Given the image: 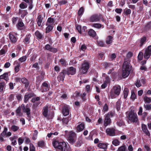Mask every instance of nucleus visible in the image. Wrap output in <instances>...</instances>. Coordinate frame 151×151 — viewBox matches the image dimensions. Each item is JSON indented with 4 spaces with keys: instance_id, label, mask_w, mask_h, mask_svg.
I'll use <instances>...</instances> for the list:
<instances>
[{
    "instance_id": "nucleus-1",
    "label": "nucleus",
    "mask_w": 151,
    "mask_h": 151,
    "mask_svg": "<svg viewBox=\"0 0 151 151\" xmlns=\"http://www.w3.org/2000/svg\"><path fill=\"white\" fill-rule=\"evenodd\" d=\"M52 144L56 150L60 151H67L69 147L68 143L64 141L60 142L58 140H55L53 141Z\"/></svg>"
},
{
    "instance_id": "nucleus-2",
    "label": "nucleus",
    "mask_w": 151,
    "mask_h": 151,
    "mask_svg": "<svg viewBox=\"0 0 151 151\" xmlns=\"http://www.w3.org/2000/svg\"><path fill=\"white\" fill-rule=\"evenodd\" d=\"M22 110L23 112L26 114L27 117L30 116L31 114V109L28 104H27L25 106L24 104H22L20 106H19L15 111L16 116H21L22 115V113L21 112Z\"/></svg>"
},
{
    "instance_id": "nucleus-3",
    "label": "nucleus",
    "mask_w": 151,
    "mask_h": 151,
    "mask_svg": "<svg viewBox=\"0 0 151 151\" xmlns=\"http://www.w3.org/2000/svg\"><path fill=\"white\" fill-rule=\"evenodd\" d=\"M121 91V87L118 85L114 86L111 89L109 94V96L111 99L115 98L117 96H118Z\"/></svg>"
},
{
    "instance_id": "nucleus-4",
    "label": "nucleus",
    "mask_w": 151,
    "mask_h": 151,
    "mask_svg": "<svg viewBox=\"0 0 151 151\" xmlns=\"http://www.w3.org/2000/svg\"><path fill=\"white\" fill-rule=\"evenodd\" d=\"M65 132L67 134V139L68 142L71 145L74 144L77 140L76 134L73 131L69 132L65 131Z\"/></svg>"
},
{
    "instance_id": "nucleus-5",
    "label": "nucleus",
    "mask_w": 151,
    "mask_h": 151,
    "mask_svg": "<svg viewBox=\"0 0 151 151\" xmlns=\"http://www.w3.org/2000/svg\"><path fill=\"white\" fill-rule=\"evenodd\" d=\"M130 67V63L127 61H125L123 64V68L124 69L122 72L123 78H124L129 75L131 69Z\"/></svg>"
},
{
    "instance_id": "nucleus-6",
    "label": "nucleus",
    "mask_w": 151,
    "mask_h": 151,
    "mask_svg": "<svg viewBox=\"0 0 151 151\" xmlns=\"http://www.w3.org/2000/svg\"><path fill=\"white\" fill-rule=\"evenodd\" d=\"M128 120L132 123H137L139 122L137 114L132 111L129 112L127 116Z\"/></svg>"
},
{
    "instance_id": "nucleus-7",
    "label": "nucleus",
    "mask_w": 151,
    "mask_h": 151,
    "mask_svg": "<svg viewBox=\"0 0 151 151\" xmlns=\"http://www.w3.org/2000/svg\"><path fill=\"white\" fill-rule=\"evenodd\" d=\"M8 128L6 126L4 127V130L0 134V140L2 141H4V137H7L10 136L12 135V133L10 132H7Z\"/></svg>"
},
{
    "instance_id": "nucleus-8",
    "label": "nucleus",
    "mask_w": 151,
    "mask_h": 151,
    "mask_svg": "<svg viewBox=\"0 0 151 151\" xmlns=\"http://www.w3.org/2000/svg\"><path fill=\"white\" fill-rule=\"evenodd\" d=\"M90 67V63L88 62H84L80 68V71L83 74H86L88 71Z\"/></svg>"
},
{
    "instance_id": "nucleus-9",
    "label": "nucleus",
    "mask_w": 151,
    "mask_h": 151,
    "mask_svg": "<svg viewBox=\"0 0 151 151\" xmlns=\"http://www.w3.org/2000/svg\"><path fill=\"white\" fill-rule=\"evenodd\" d=\"M62 112L64 116H67L69 114L70 109V107L69 105L65 104H62Z\"/></svg>"
},
{
    "instance_id": "nucleus-10",
    "label": "nucleus",
    "mask_w": 151,
    "mask_h": 151,
    "mask_svg": "<svg viewBox=\"0 0 151 151\" xmlns=\"http://www.w3.org/2000/svg\"><path fill=\"white\" fill-rule=\"evenodd\" d=\"M102 17V15L100 14H96L92 15L89 19L91 22H97L99 21L101 18Z\"/></svg>"
},
{
    "instance_id": "nucleus-11",
    "label": "nucleus",
    "mask_w": 151,
    "mask_h": 151,
    "mask_svg": "<svg viewBox=\"0 0 151 151\" xmlns=\"http://www.w3.org/2000/svg\"><path fill=\"white\" fill-rule=\"evenodd\" d=\"M151 55V45L149 46L145 49L144 53V58L148 60Z\"/></svg>"
},
{
    "instance_id": "nucleus-12",
    "label": "nucleus",
    "mask_w": 151,
    "mask_h": 151,
    "mask_svg": "<svg viewBox=\"0 0 151 151\" xmlns=\"http://www.w3.org/2000/svg\"><path fill=\"white\" fill-rule=\"evenodd\" d=\"M67 74L66 69H64L62 70L61 72L59 73V76H58V81L60 82L63 81L64 80L65 76Z\"/></svg>"
},
{
    "instance_id": "nucleus-13",
    "label": "nucleus",
    "mask_w": 151,
    "mask_h": 151,
    "mask_svg": "<svg viewBox=\"0 0 151 151\" xmlns=\"http://www.w3.org/2000/svg\"><path fill=\"white\" fill-rule=\"evenodd\" d=\"M50 84L46 81L44 82L41 86L42 92H46L49 90Z\"/></svg>"
},
{
    "instance_id": "nucleus-14",
    "label": "nucleus",
    "mask_w": 151,
    "mask_h": 151,
    "mask_svg": "<svg viewBox=\"0 0 151 151\" xmlns=\"http://www.w3.org/2000/svg\"><path fill=\"white\" fill-rule=\"evenodd\" d=\"M36 95L33 92L30 93L28 94L26 93L24 96V102L25 103H27L29 99L33 97H35Z\"/></svg>"
},
{
    "instance_id": "nucleus-15",
    "label": "nucleus",
    "mask_w": 151,
    "mask_h": 151,
    "mask_svg": "<svg viewBox=\"0 0 151 151\" xmlns=\"http://www.w3.org/2000/svg\"><path fill=\"white\" fill-rule=\"evenodd\" d=\"M79 124L77 125L76 127L77 132H80L83 131L85 128V124L84 122H79Z\"/></svg>"
},
{
    "instance_id": "nucleus-16",
    "label": "nucleus",
    "mask_w": 151,
    "mask_h": 151,
    "mask_svg": "<svg viewBox=\"0 0 151 151\" xmlns=\"http://www.w3.org/2000/svg\"><path fill=\"white\" fill-rule=\"evenodd\" d=\"M116 130L113 128H109L106 129V132L107 134L111 136L115 135Z\"/></svg>"
},
{
    "instance_id": "nucleus-17",
    "label": "nucleus",
    "mask_w": 151,
    "mask_h": 151,
    "mask_svg": "<svg viewBox=\"0 0 151 151\" xmlns=\"http://www.w3.org/2000/svg\"><path fill=\"white\" fill-rule=\"evenodd\" d=\"M45 50H49L53 53H56L58 51L57 48L52 47L49 44H47L45 46Z\"/></svg>"
},
{
    "instance_id": "nucleus-18",
    "label": "nucleus",
    "mask_w": 151,
    "mask_h": 151,
    "mask_svg": "<svg viewBox=\"0 0 151 151\" xmlns=\"http://www.w3.org/2000/svg\"><path fill=\"white\" fill-rule=\"evenodd\" d=\"M67 75L68 76L70 75H73L76 73V69L73 67H70L66 69Z\"/></svg>"
},
{
    "instance_id": "nucleus-19",
    "label": "nucleus",
    "mask_w": 151,
    "mask_h": 151,
    "mask_svg": "<svg viewBox=\"0 0 151 151\" xmlns=\"http://www.w3.org/2000/svg\"><path fill=\"white\" fill-rule=\"evenodd\" d=\"M43 18L42 17V15L40 14L37 17L36 20V22L37 23V25L39 27H42L44 25L42 22Z\"/></svg>"
},
{
    "instance_id": "nucleus-20",
    "label": "nucleus",
    "mask_w": 151,
    "mask_h": 151,
    "mask_svg": "<svg viewBox=\"0 0 151 151\" xmlns=\"http://www.w3.org/2000/svg\"><path fill=\"white\" fill-rule=\"evenodd\" d=\"M35 34L37 39L40 40H43L44 39V35L42 34L38 30L36 31Z\"/></svg>"
},
{
    "instance_id": "nucleus-21",
    "label": "nucleus",
    "mask_w": 151,
    "mask_h": 151,
    "mask_svg": "<svg viewBox=\"0 0 151 151\" xmlns=\"http://www.w3.org/2000/svg\"><path fill=\"white\" fill-rule=\"evenodd\" d=\"M10 75V72H6L0 76V79H4L7 81L8 79V77Z\"/></svg>"
},
{
    "instance_id": "nucleus-22",
    "label": "nucleus",
    "mask_w": 151,
    "mask_h": 151,
    "mask_svg": "<svg viewBox=\"0 0 151 151\" xmlns=\"http://www.w3.org/2000/svg\"><path fill=\"white\" fill-rule=\"evenodd\" d=\"M9 40L12 44H15L17 42V38L13 34L9 33Z\"/></svg>"
},
{
    "instance_id": "nucleus-23",
    "label": "nucleus",
    "mask_w": 151,
    "mask_h": 151,
    "mask_svg": "<svg viewBox=\"0 0 151 151\" xmlns=\"http://www.w3.org/2000/svg\"><path fill=\"white\" fill-rule=\"evenodd\" d=\"M48 106L47 105L45 106L43 108L42 113L45 117H47L48 116Z\"/></svg>"
},
{
    "instance_id": "nucleus-24",
    "label": "nucleus",
    "mask_w": 151,
    "mask_h": 151,
    "mask_svg": "<svg viewBox=\"0 0 151 151\" xmlns=\"http://www.w3.org/2000/svg\"><path fill=\"white\" fill-rule=\"evenodd\" d=\"M111 123V119L110 118L106 115L104 120V125L105 127L110 125Z\"/></svg>"
},
{
    "instance_id": "nucleus-25",
    "label": "nucleus",
    "mask_w": 151,
    "mask_h": 151,
    "mask_svg": "<svg viewBox=\"0 0 151 151\" xmlns=\"http://www.w3.org/2000/svg\"><path fill=\"white\" fill-rule=\"evenodd\" d=\"M21 82L24 84L25 88H27L28 87L30 82L25 77L21 78Z\"/></svg>"
},
{
    "instance_id": "nucleus-26",
    "label": "nucleus",
    "mask_w": 151,
    "mask_h": 151,
    "mask_svg": "<svg viewBox=\"0 0 151 151\" xmlns=\"http://www.w3.org/2000/svg\"><path fill=\"white\" fill-rule=\"evenodd\" d=\"M142 129L144 133L147 135L149 136L150 134L149 131H148L146 126L144 124H142Z\"/></svg>"
},
{
    "instance_id": "nucleus-27",
    "label": "nucleus",
    "mask_w": 151,
    "mask_h": 151,
    "mask_svg": "<svg viewBox=\"0 0 151 151\" xmlns=\"http://www.w3.org/2000/svg\"><path fill=\"white\" fill-rule=\"evenodd\" d=\"M147 42V38L146 37L144 36L141 38L139 44V47H141L145 43Z\"/></svg>"
},
{
    "instance_id": "nucleus-28",
    "label": "nucleus",
    "mask_w": 151,
    "mask_h": 151,
    "mask_svg": "<svg viewBox=\"0 0 151 151\" xmlns=\"http://www.w3.org/2000/svg\"><path fill=\"white\" fill-rule=\"evenodd\" d=\"M31 35L30 34L26 35L24 38L23 42L25 44H29L30 42V38L31 37Z\"/></svg>"
},
{
    "instance_id": "nucleus-29",
    "label": "nucleus",
    "mask_w": 151,
    "mask_h": 151,
    "mask_svg": "<svg viewBox=\"0 0 151 151\" xmlns=\"http://www.w3.org/2000/svg\"><path fill=\"white\" fill-rule=\"evenodd\" d=\"M55 24H48L46 25L47 27L46 28L45 33H48L51 32L53 29Z\"/></svg>"
},
{
    "instance_id": "nucleus-30",
    "label": "nucleus",
    "mask_w": 151,
    "mask_h": 151,
    "mask_svg": "<svg viewBox=\"0 0 151 151\" xmlns=\"http://www.w3.org/2000/svg\"><path fill=\"white\" fill-rule=\"evenodd\" d=\"M137 96L136 94L134 91L133 90L131 91V95L130 97V99L132 100L133 101H134L135 99H137Z\"/></svg>"
},
{
    "instance_id": "nucleus-31",
    "label": "nucleus",
    "mask_w": 151,
    "mask_h": 151,
    "mask_svg": "<svg viewBox=\"0 0 151 151\" xmlns=\"http://www.w3.org/2000/svg\"><path fill=\"white\" fill-rule=\"evenodd\" d=\"M107 145L106 143L100 142L98 144V147L105 150L107 148Z\"/></svg>"
},
{
    "instance_id": "nucleus-32",
    "label": "nucleus",
    "mask_w": 151,
    "mask_h": 151,
    "mask_svg": "<svg viewBox=\"0 0 151 151\" xmlns=\"http://www.w3.org/2000/svg\"><path fill=\"white\" fill-rule=\"evenodd\" d=\"M116 123L117 125L119 127L124 126L125 125L124 122L122 119H119Z\"/></svg>"
},
{
    "instance_id": "nucleus-33",
    "label": "nucleus",
    "mask_w": 151,
    "mask_h": 151,
    "mask_svg": "<svg viewBox=\"0 0 151 151\" xmlns=\"http://www.w3.org/2000/svg\"><path fill=\"white\" fill-rule=\"evenodd\" d=\"M54 19L53 18L50 17L47 19L45 25H48V24H54Z\"/></svg>"
},
{
    "instance_id": "nucleus-34",
    "label": "nucleus",
    "mask_w": 151,
    "mask_h": 151,
    "mask_svg": "<svg viewBox=\"0 0 151 151\" xmlns=\"http://www.w3.org/2000/svg\"><path fill=\"white\" fill-rule=\"evenodd\" d=\"M88 34L89 36L92 37H94L96 35V32L92 29H90L89 30Z\"/></svg>"
},
{
    "instance_id": "nucleus-35",
    "label": "nucleus",
    "mask_w": 151,
    "mask_h": 151,
    "mask_svg": "<svg viewBox=\"0 0 151 151\" xmlns=\"http://www.w3.org/2000/svg\"><path fill=\"white\" fill-rule=\"evenodd\" d=\"M113 37L111 35L108 36L106 39V42L107 44H110L112 42Z\"/></svg>"
},
{
    "instance_id": "nucleus-36",
    "label": "nucleus",
    "mask_w": 151,
    "mask_h": 151,
    "mask_svg": "<svg viewBox=\"0 0 151 151\" xmlns=\"http://www.w3.org/2000/svg\"><path fill=\"white\" fill-rule=\"evenodd\" d=\"M82 143V140L81 139H78L77 141L74 144H75V146L76 147H79L81 146Z\"/></svg>"
},
{
    "instance_id": "nucleus-37",
    "label": "nucleus",
    "mask_w": 151,
    "mask_h": 151,
    "mask_svg": "<svg viewBox=\"0 0 151 151\" xmlns=\"http://www.w3.org/2000/svg\"><path fill=\"white\" fill-rule=\"evenodd\" d=\"M92 26L93 27L98 29H100L101 27L104 28V27L103 25L97 23L93 24Z\"/></svg>"
},
{
    "instance_id": "nucleus-38",
    "label": "nucleus",
    "mask_w": 151,
    "mask_h": 151,
    "mask_svg": "<svg viewBox=\"0 0 151 151\" xmlns=\"http://www.w3.org/2000/svg\"><path fill=\"white\" fill-rule=\"evenodd\" d=\"M145 28L147 30H151V21L146 24L145 25Z\"/></svg>"
},
{
    "instance_id": "nucleus-39",
    "label": "nucleus",
    "mask_w": 151,
    "mask_h": 151,
    "mask_svg": "<svg viewBox=\"0 0 151 151\" xmlns=\"http://www.w3.org/2000/svg\"><path fill=\"white\" fill-rule=\"evenodd\" d=\"M117 151H128L125 145H123L119 147L117 150Z\"/></svg>"
},
{
    "instance_id": "nucleus-40",
    "label": "nucleus",
    "mask_w": 151,
    "mask_h": 151,
    "mask_svg": "<svg viewBox=\"0 0 151 151\" xmlns=\"http://www.w3.org/2000/svg\"><path fill=\"white\" fill-rule=\"evenodd\" d=\"M38 145L39 147L43 148L45 146V143L44 141L41 140L38 142Z\"/></svg>"
},
{
    "instance_id": "nucleus-41",
    "label": "nucleus",
    "mask_w": 151,
    "mask_h": 151,
    "mask_svg": "<svg viewBox=\"0 0 151 151\" xmlns=\"http://www.w3.org/2000/svg\"><path fill=\"white\" fill-rule=\"evenodd\" d=\"M129 93V89L127 88H125L123 91L124 98L126 99Z\"/></svg>"
},
{
    "instance_id": "nucleus-42",
    "label": "nucleus",
    "mask_w": 151,
    "mask_h": 151,
    "mask_svg": "<svg viewBox=\"0 0 151 151\" xmlns=\"http://www.w3.org/2000/svg\"><path fill=\"white\" fill-rule=\"evenodd\" d=\"M112 65V64L111 63L105 62L103 64V66L104 67L105 69H107L110 68Z\"/></svg>"
},
{
    "instance_id": "nucleus-43",
    "label": "nucleus",
    "mask_w": 151,
    "mask_h": 151,
    "mask_svg": "<svg viewBox=\"0 0 151 151\" xmlns=\"http://www.w3.org/2000/svg\"><path fill=\"white\" fill-rule=\"evenodd\" d=\"M84 12V9L83 7H81L78 12V16H81L83 14Z\"/></svg>"
},
{
    "instance_id": "nucleus-44",
    "label": "nucleus",
    "mask_w": 151,
    "mask_h": 151,
    "mask_svg": "<svg viewBox=\"0 0 151 151\" xmlns=\"http://www.w3.org/2000/svg\"><path fill=\"white\" fill-rule=\"evenodd\" d=\"M59 61L61 63V65L62 66L66 67L68 64L66 61L63 59H61Z\"/></svg>"
},
{
    "instance_id": "nucleus-45",
    "label": "nucleus",
    "mask_w": 151,
    "mask_h": 151,
    "mask_svg": "<svg viewBox=\"0 0 151 151\" xmlns=\"http://www.w3.org/2000/svg\"><path fill=\"white\" fill-rule=\"evenodd\" d=\"M144 101L145 103L149 104L151 102V98L145 96L144 97Z\"/></svg>"
},
{
    "instance_id": "nucleus-46",
    "label": "nucleus",
    "mask_w": 151,
    "mask_h": 151,
    "mask_svg": "<svg viewBox=\"0 0 151 151\" xmlns=\"http://www.w3.org/2000/svg\"><path fill=\"white\" fill-rule=\"evenodd\" d=\"M144 57V54L142 52H140L138 55L137 58L139 60H142L143 57Z\"/></svg>"
},
{
    "instance_id": "nucleus-47",
    "label": "nucleus",
    "mask_w": 151,
    "mask_h": 151,
    "mask_svg": "<svg viewBox=\"0 0 151 151\" xmlns=\"http://www.w3.org/2000/svg\"><path fill=\"white\" fill-rule=\"evenodd\" d=\"M40 97H33L31 101L32 103L36 102H40Z\"/></svg>"
},
{
    "instance_id": "nucleus-48",
    "label": "nucleus",
    "mask_w": 151,
    "mask_h": 151,
    "mask_svg": "<svg viewBox=\"0 0 151 151\" xmlns=\"http://www.w3.org/2000/svg\"><path fill=\"white\" fill-rule=\"evenodd\" d=\"M38 132L37 130H35L34 131V133L33 134L32 139L33 140H36L37 137Z\"/></svg>"
},
{
    "instance_id": "nucleus-49",
    "label": "nucleus",
    "mask_w": 151,
    "mask_h": 151,
    "mask_svg": "<svg viewBox=\"0 0 151 151\" xmlns=\"http://www.w3.org/2000/svg\"><path fill=\"white\" fill-rule=\"evenodd\" d=\"M108 79H109L108 77L106 78V81H104V83L101 85V87L102 88H105L107 86L108 84Z\"/></svg>"
},
{
    "instance_id": "nucleus-50",
    "label": "nucleus",
    "mask_w": 151,
    "mask_h": 151,
    "mask_svg": "<svg viewBox=\"0 0 151 151\" xmlns=\"http://www.w3.org/2000/svg\"><path fill=\"white\" fill-rule=\"evenodd\" d=\"M27 4L24 2H22L20 4L19 6L22 9H24L27 7Z\"/></svg>"
},
{
    "instance_id": "nucleus-51",
    "label": "nucleus",
    "mask_w": 151,
    "mask_h": 151,
    "mask_svg": "<svg viewBox=\"0 0 151 151\" xmlns=\"http://www.w3.org/2000/svg\"><path fill=\"white\" fill-rule=\"evenodd\" d=\"M123 78L122 73H117L116 78V79H117V80H121Z\"/></svg>"
},
{
    "instance_id": "nucleus-52",
    "label": "nucleus",
    "mask_w": 151,
    "mask_h": 151,
    "mask_svg": "<svg viewBox=\"0 0 151 151\" xmlns=\"http://www.w3.org/2000/svg\"><path fill=\"white\" fill-rule=\"evenodd\" d=\"M6 83L5 82H1L0 83V92L3 91V88L5 86Z\"/></svg>"
},
{
    "instance_id": "nucleus-53",
    "label": "nucleus",
    "mask_w": 151,
    "mask_h": 151,
    "mask_svg": "<svg viewBox=\"0 0 151 151\" xmlns=\"http://www.w3.org/2000/svg\"><path fill=\"white\" fill-rule=\"evenodd\" d=\"M32 108L34 109H36L38 106L40 104V102H36L33 103Z\"/></svg>"
},
{
    "instance_id": "nucleus-54",
    "label": "nucleus",
    "mask_w": 151,
    "mask_h": 151,
    "mask_svg": "<svg viewBox=\"0 0 151 151\" xmlns=\"http://www.w3.org/2000/svg\"><path fill=\"white\" fill-rule=\"evenodd\" d=\"M67 3V1L66 0H62V1H58V4L60 6H61Z\"/></svg>"
},
{
    "instance_id": "nucleus-55",
    "label": "nucleus",
    "mask_w": 151,
    "mask_h": 151,
    "mask_svg": "<svg viewBox=\"0 0 151 151\" xmlns=\"http://www.w3.org/2000/svg\"><path fill=\"white\" fill-rule=\"evenodd\" d=\"M114 114L115 113L114 111H111L108 112L105 115L110 118V117L114 116Z\"/></svg>"
},
{
    "instance_id": "nucleus-56",
    "label": "nucleus",
    "mask_w": 151,
    "mask_h": 151,
    "mask_svg": "<svg viewBox=\"0 0 151 151\" xmlns=\"http://www.w3.org/2000/svg\"><path fill=\"white\" fill-rule=\"evenodd\" d=\"M116 107L118 111H119L121 107V104L120 101H118L116 103Z\"/></svg>"
},
{
    "instance_id": "nucleus-57",
    "label": "nucleus",
    "mask_w": 151,
    "mask_h": 151,
    "mask_svg": "<svg viewBox=\"0 0 151 151\" xmlns=\"http://www.w3.org/2000/svg\"><path fill=\"white\" fill-rule=\"evenodd\" d=\"M24 24L22 22L20 21H19L17 24H16L17 27L19 28V27H22L24 26Z\"/></svg>"
},
{
    "instance_id": "nucleus-58",
    "label": "nucleus",
    "mask_w": 151,
    "mask_h": 151,
    "mask_svg": "<svg viewBox=\"0 0 151 151\" xmlns=\"http://www.w3.org/2000/svg\"><path fill=\"white\" fill-rule=\"evenodd\" d=\"M19 128V127L15 125H13L11 127V130L14 132H16L17 131Z\"/></svg>"
},
{
    "instance_id": "nucleus-59",
    "label": "nucleus",
    "mask_w": 151,
    "mask_h": 151,
    "mask_svg": "<svg viewBox=\"0 0 151 151\" xmlns=\"http://www.w3.org/2000/svg\"><path fill=\"white\" fill-rule=\"evenodd\" d=\"M27 58V57L26 55L23 56L22 57L20 58L19 59V60L21 62H23L25 61Z\"/></svg>"
},
{
    "instance_id": "nucleus-60",
    "label": "nucleus",
    "mask_w": 151,
    "mask_h": 151,
    "mask_svg": "<svg viewBox=\"0 0 151 151\" xmlns=\"http://www.w3.org/2000/svg\"><path fill=\"white\" fill-rule=\"evenodd\" d=\"M131 13V10L129 9H127L126 10H124V13L127 16H128Z\"/></svg>"
},
{
    "instance_id": "nucleus-61",
    "label": "nucleus",
    "mask_w": 151,
    "mask_h": 151,
    "mask_svg": "<svg viewBox=\"0 0 151 151\" xmlns=\"http://www.w3.org/2000/svg\"><path fill=\"white\" fill-rule=\"evenodd\" d=\"M68 94L66 93H63L60 97V99L65 100L68 98Z\"/></svg>"
},
{
    "instance_id": "nucleus-62",
    "label": "nucleus",
    "mask_w": 151,
    "mask_h": 151,
    "mask_svg": "<svg viewBox=\"0 0 151 151\" xmlns=\"http://www.w3.org/2000/svg\"><path fill=\"white\" fill-rule=\"evenodd\" d=\"M97 43L98 45L100 46L104 47H105V45L104 44V42L102 41H97Z\"/></svg>"
},
{
    "instance_id": "nucleus-63",
    "label": "nucleus",
    "mask_w": 151,
    "mask_h": 151,
    "mask_svg": "<svg viewBox=\"0 0 151 151\" xmlns=\"http://www.w3.org/2000/svg\"><path fill=\"white\" fill-rule=\"evenodd\" d=\"M108 109L109 108L108 105L106 103L104 104V106L102 110V111L104 112H105L106 111H107L108 110Z\"/></svg>"
},
{
    "instance_id": "nucleus-64",
    "label": "nucleus",
    "mask_w": 151,
    "mask_h": 151,
    "mask_svg": "<svg viewBox=\"0 0 151 151\" xmlns=\"http://www.w3.org/2000/svg\"><path fill=\"white\" fill-rule=\"evenodd\" d=\"M144 106L146 110H151V104L146 105H144Z\"/></svg>"
}]
</instances>
